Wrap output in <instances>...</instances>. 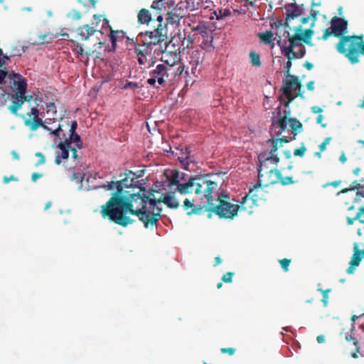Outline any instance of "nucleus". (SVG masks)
<instances>
[{
  "mask_svg": "<svg viewBox=\"0 0 364 364\" xmlns=\"http://www.w3.org/2000/svg\"><path fill=\"white\" fill-rule=\"evenodd\" d=\"M153 193L146 195L144 190H141L137 194H132L130 198L124 196L121 198L111 197L101 207L100 214L103 218H107L110 221L126 227L133 223L134 220L127 215L129 212L136 215L143 223L145 228L153 230L159 220L162 211L161 208L156 207V198Z\"/></svg>",
  "mask_w": 364,
  "mask_h": 364,
  "instance_id": "f257e3e1",
  "label": "nucleus"
},
{
  "mask_svg": "<svg viewBox=\"0 0 364 364\" xmlns=\"http://www.w3.org/2000/svg\"><path fill=\"white\" fill-rule=\"evenodd\" d=\"M331 26L324 30L321 39L326 41L333 36L339 38L335 47L337 52L343 55L350 64L360 62V57L364 56V35H346L348 22L344 18L333 16Z\"/></svg>",
  "mask_w": 364,
  "mask_h": 364,
  "instance_id": "f03ea898",
  "label": "nucleus"
},
{
  "mask_svg": "<svg viewBox=\"0 0 364 364\" xmlns=\"http://www.w3.org/2000/svg\"><path fill=\"white\" fill-rule=\"evenodd\" d=\"M218 188V183L210 180L208 175H199L190 178L183 185H180L179 192L182 194L194 193L196 198L200 200V206L191 213L201 214L215 202L213 194Z\"/></svg>",
  "mask_w": 364,
  "mask_h": 364,
  "instance_id": "7ed1b4c3",
  "label": "nucleus"
},
{
  "mask_svg": "<svg viewBox=\"0 0 364 364\" xmlns=\"http://www.w3.org/2000/svg\"><path fill=\"white\" fill-rule=\"evenodd\" d=\"M296 181L292 176L283 177L282 173L277 168L269 169L267 171H258L257 183L250 188L249 193L242 198V205L248 200L254 204L260 199L259 193L262 191V187H268L280 183L282 186H287L294 183Z\"/></svg>",
  "mask_w": 364,
  "mask_h": 364,
  "instance_id": "20e7f679",
  "label": "nucleus"
},
{
  "mask_svg": "<svg viewBox=\"0 0 364 364\" xmlns=\"http://www.w3.org/2000/svg\"><path fill=\"white\" fill-rule=\"evenodd\" d=\"M230 197L228 195L225 193H220L217 195V198L215 199V202H213L205 210V212H209V217L211 213H214L220 218L232 219L237 215L239 208L240 207L246 209L244 205H239L237 204H232L229 202ZM245 205V203L243 204Z\"/></svg>",
  "mask_w": 364,
  "mask_h": 364,
  "instance_id": "39448f33",
  "label": "nucleus"
},
{
  "mask_svg": "<svg viewBox=\"0 0 364 364\" xmlns=\"http://www.w3.org/2000/svg\"><path fill=\"white\" fill-rule=\"evenodd\" d=\"M39 114L38 109L37 107H32L30 112H27L25 115L21 114V117L23 119L24 124L28 127L31 131H36L39 127H41L50 132L52 135L59 136L60 133L63 131V126L58 124L55 129H51L48 126H45L42 119L39 117Z\"/></svg>",
  "mask_w": 364,
  "mask_h": 364,
  "instance_id": "423d86ee",
  "label": "nucleus"
},
{
  "mask_svg": "<svg viewBox=\"0 0 364 364\" xmlns=\"http://www.w3.org/2000/svg\"><path fill=\"white\" fill-rule=\"evenodd\" d=\"M287 80L283 81V86L281 91L287 98V102L284 103V106H288L296 97H300L304 98V91H301V83L298 77L295 75L287 77Z\"/></svg>",
  "mask_w": 364,
  "mask_h": 364,
  "instance_id": "0eeeda50",
  "label": "nucleus"
},
{
  "mask_svg": "<svg viewBox=\"0 0 364 364\" xmlns=\"http://www.w3.org/2000/svg\"><path fill=\"white\" fill-rule=\"evenodd\" d=\"M164 61L168 64V66L164 64H159L154 69L150 71L149 77L147 80V83L149 85L159 87V86H156V82H158L159 85H164L169 79V71L171 69V66L174 64V62L169 64L167 60Z\"/></svg>",
  "mask_w": 364,
  "mask_h": 364,
  "instance_id": "6e6552de",
  "label": "nucleus"
},
{
  "mask_svg": "<svg viewBox=\"0 0 364 364\" xmlns=\"http://www.w3.org/2000/svg\"><path fill=\"white\" fill-rule=\"evenodd\" d=\"M132 173H133L132 171H129V173H121L119 175V177L121 178L119 181H112L110 182H107V184H103L100 186V187H102L105 190L109 191H112L115 188L116 191L112 194V197H117L118 198H121L124 196H123V188L131 187L133 185L134 178L129 177V175Z\"/></svg>",
  "mask_w": 364,
  "mask_h": 364,
  "instance_id": "1a4fd4ad",
  "label": "nucleus"
},
{
  "mask_svg": "<svg viewBox=\"0 0 364 364\" xmlns=\"http://www.w3.org/2000/svg\"><path fill=\"white\" fill-rule=\"evenodd\" d=\"M139 35L144 36V44L148 45L151 49L154 46H159V48H156L154 52L157 50L163 51L167 47L168 36L156 33L154 31H147L144 33H141Z\"/></svg>",
  "mask_w": 364,
  "mask_h": 364,
  "instance_id": "9d476101",
  "label": "nucleus"
},
{
  "mask_svg": "<svg viewBox=\"0 0 364 364\" xmlns=\"http://www.w3.org/2000/svg\"><path fill=\"white\" fill-rule=\"evenodd\" d=\"M204 52L202 50H192L189 52L188 56L187 57L188 60V65L187 66L186 73L189 75L190 73L196 77L200 74V67L203 59Z\"/></svg>",
  "mask_w": 364,
  "mask_h": 364,
  "instance_id": "9b49d317",
  "label": "nucleus"
},
{
  "mask_svg": "<svg viewBox=\"0 0 364 364\" xmlns=\"http://www.w3.org/2000/svg\"><path fill=\"white\" fill-rule=\"evenodd\" d=\"M259 165L258 171L277 168L280 159L278 156H270L267 151H263L258 155Z\"/></svg>",
  "mask_w": 364,
  "mask_h": 364,
  "instance_id": "f8f14e48",
  "label": "nucleus"
},
{
  "mask_svg": "<svg viewBox=\"0 0 364 364\" xmlns=\"http://www.w3.org/2000/svg\"><path fill=\"white\" fill-rule=\"evenodd\" d=\"M186 14L187 8L178 4L172 10L167 12L166 21L170 24H178Z\"/></svg>",
  "mask_w": 364,
  "mask_h": 364,
  "instance_id": "ddd939ff",
  "label": "nucleus"
},
{
  "mask_svg": "<svg viewBox=\"0 0 364 364\" xmlns=\"http://www.w3.org/2000/svg\"><path fill=\"white\" fill-rule=\"evenodd\" d=\"M353 252L349 262V267L346 269V272L349 274L354 272L355 268L359 266L362 259L364 257V250H360L357 243H354Z\"/></svg>",
  "mask_w": 364,
  "mask_h": 364,
  "instance_id": "4468645a",
  "label": "nucleus"
},
{
  "mask_svg": "<svg viewBox=\"0 0 364 364\" xmlns=\"http://www.w3.org/2000/svg\"><path fill=\"white\" fill-rule=\"evenodd\" d=\"M32 98V95H26V93H23V95H19L15 100H12L11 105L9 106L8 109L12 114L17 115L18 110L21 108L23 104L25 102H31Z\"/></svg>",
  "mask_w": 364,
  "mask_h": 364,
  "instance_id": "2eb2a0df",
  "label": "nucleus"
},
{
  "mask_svg": "<svg viewBox=\"0 0 364 364\" xmlns=\"http://www.w3.org/2000/svg\"><path fill=\"white\" fill-rule=\"evenodd\" d=\"M77 38L79 41H87L95 33L97 32V28L90 26L89 24H85L77 28ZM99 32H100L99 31Z\"/></svg>",
  "mask_w": 364,
  "mask_h": 364,
  "instance_id": "dca6fc26",
  "label": "nucleus"
},
{
  "mask_svg": "<svg viewBox=\"0 0 364 364\" xmlns=\"http://www.w3.org/2000/svg\"><path fill=\"white\" fill-rule=\"evenodd\" d=\"M160 203H164L168 208H177L179 205L178 202L175 199V198L173 196L171 195H166L164 196H161L159 199H156L155 210H156V208H159L158 206V204Z\"/></svg>",
  "mask_w": 364,
  "mask_h": 364,
  "instance_id": "f3484780",
  "label": "nucleus"
},
{
  "mask_svg": "<svg viewBox=\"0 0 364 364\" xmlns=\"http://www.w3.org/2000/svg\"><path fill=\"white\" fill-rule=\"evenodd\" d=\"M14 87L16 90V92L14 95H10V98L9 100L12 101V100H15L16 97H18L19 95H23V93H26L27 83L24 79L15 81Z\"/></svg>",
  "mask_w": 364,
  "mask_h": 364,
  "instance_id": "a211bd4d",
  "label": "nucleus"
},
{
  "mask_svg": "<svg viewBox=\"0 0 364 364\" xmlns=\"http://www.w3.org/2000/svg\"><path fill=\"white\" fill-rule=\"evenodd\" d=\"M57 148L60 150V153H57L55 159V164L56 165H60L62 163L63 160H67L69 157V151L70 149L65 147L63 144H58L57 145Z\"/></svg>",
  "mask_w": 364,
  "mask_h": 364,
  "instance_id": "6ab92c4d",
  "label": "nucleus"
},
{
  "mask_svg": "<svg viewBox=\"0 0 364 364\" xmlns=\"http://www.w3.org/2000/svg\"><path fill=\"white\" fill-rule=\"evenodd\" d=\"M287 38L289 42V45L287 46L289 48L294 49L296 47H301L303 46V39L297 31L294 35H290L289 33H287Z\"/></svg>",
  "mask_w": 364,
  "mask_h": 364,
  "instance_id": "aec40b11",
  "label": "nucleus"
},
{
  "mask_svg": "<svg viewBox=\"0 0 364 364\" xmlns=\"http://www.w3.org/2000/svg\"><path fill=\"white\" fill-rule=\"evenodd\" d=\"M287 16L286 20L293 19L301 15V9L296 4H289L286 6Z\"/></svg>",
  "mask_w": 364,
  "mask_h": 364,
  "instance_id": "412c9836",
  "label": "nucleus"
},
{
  "mask_svg": "<svg viewBox=\"0 0 364 364\" xmlns=\"http://www.w3.org/2000/svg\"><path fill=\"white\" fill-rule=\"evenodd\" d=\"M156 21H158V25L156 28L154 30L156 33H159L160 35H164V36H167L168 34V24H170L166 21L164 23V18L161 15L157 16Z\"/></svg>",
  "mask_w": 364,
  "mask_h": 364,
  "instance_id": "4be33fe9",
  "label": "nucleus"
},
{
  "mask_svg": "<svg viewBox=\"0 0 364 364\" xmlns=\"http://www.w3.org/2000/svg\"><path fill=\"white\" fill-rule=\"evenodd\" d=\"M295 31L299 32V35L303 39L304 43L307 45H311V38L314 33L313 30L311 28L306 29L304 31H303V28L301 26H299L296 28Z\"/></svg>",
  "mask_w": 364,
  "mask_h": 364,
  "instance_id": "5701e85b",
  "label": "nucleus"
},
{
  "mask_svg": "<svg viewBox=\"0 0 364 364\" xmlns=\"http://www.w3.org/2000/svg\"><path fill=\"white\" fill-rule=\"evenodd\" d=\"M152 49L148 45L144 44V41L143 40V44H135L134 45V53L138 55H141L142 57H146V55H149L151 54Z\"/></svg>",
  "mask_w": 364,
  "mask_h": 364,
  "instance_id": "b1692460",
  "label": "nucleus"
},
{
  "mask_svg": "<svg viewBox=\"0 0 364 364\" xmlns=\"http://www.w3.org/2000/svg\"><path fill=\"white\" fill-rule=\"evenodd\" d=\"M138 21L141 24H149L151 21V14L146 9H141L137 15Z\"/></svg>",
  "mask_w": 364,
  "mask_h": 364,
  "instance_id": "393cba45",
  "label": "nucleus"
},
{
  "mask_svg": "<svg viewBox=\"0 0 364 364\" xmlns=\"http://www.w3.org/2000/svg\"><path fill=\"white\" fill-rule=\"evenodd\" d=\"M291 122V129L293 134V139H296V136L299 132H301L302 129V124L296 119H289Z\"/></svg>",
  "mask_w": 364,
  "mask_h": 364,
  "instance_id": "a878e982",
  "label": "nucleus"
},
{
  "mask_svg": "<svg viewBox=\"0 0 364 364\" xmlns=\"http://www.w3.org/2000/svg\"><path fill=\"white\" fill-rule=\"evenodd\" d=\"M281 51L287 58L288 60L292 61L299 58L298 53L294 51L293 48L283 46L281 47Z\"/></svg>",
  "mask_w": 364,
  "mask_h": 364,
  "instance_id": "bb28decb",
  "label": "nucleus"
},
{
  "mask_svg": "<svg viewBox=\"0 0 364 364\" xmlns=\"http://www.w3.org/2000/svg\"><path fill=\"white\" fill-rule=\"evenodd\" d=\"M196 200L197 199L196 198L193 201H191L188 199H186L183 201V207L184 210H187L188 215H192V214L196 215L195 213H191L192 210H194V209H196L200 206V203L199 204L194 203V201Z\"/></svg>",
  "mask_w": 364,
  "mask_h": 364,
  "instance_id": "cd10ccee",
  "label": "nucleus"
},
{
  "mask_svg": "<svg viewBox=\"0 0 364 364\" xmlns=\"http://www.w3.org/2000/svg\"><path fill=\"white\" fill-rule=\"evenodd\" d=\"M363 198H364V192L358 191L357 192L356 196L353 200L355 204H358L359 201H360ZM358 211L357 213H360V218L364 220V205H360L358 207Z\"/></svg>",
  "mask_w": 364,
  "mask_h": 364,
  "instance_id": "c85d7f7f",
  "label": "nucleus"
},
{
  "mask_svg": "<svg viewBox=\"0 0 364 364\" xmlns=\"http://www.w3.org/2000/svg\"><path fill=\"white\" fill-rule=\"evenodd\" d=\"M117 35H120L122 39L125 38V33L123 31H113L111 29L109 37L114 49L116 48V43L117 41Z\"/></svg>",
  "mask_w": 364,
  "mask_h": 364,
  "instance_id": "c756f323",
  "label": "nucleus"
},
{
  "mask_svg": "<svg viewBox=\"0 0 364 364\" xmlns=\"http://www.w3.org/2000/svg\"><path fill=\"white\" fill-rule=\"evenodd\" d=\"M267 143L271 144V149L269 151H267V154L270 156H277L276 153L279 149V139H269L267 141Z\"/></svg>",
  "mask_w": 364,
  "mask_h": 364,
  "instance_id": "7c9ffc66",
  "label": "nucleus"
},
{
  "mask_svg": "<svg viewBox=\"0 0 364 364\" xmlns=\"http://www.w3.org/2000/svg\"><path fill=\"white\" fill-rule=\"evenodd\" d=\"M9 98L10 94L8 93L6 90L0 87V107L4 106Z\"/></svg>",
  "mask_w": 364,
  "mask_h": 364,
  "instance_id": "2f4dec72",
  "label": "nucleus"
},
{
  "mask_svg": "<svg viewBox=\"0 0 364 364\" xmlns=\"http://www.w3.org/2000/svg\"><path fill=\"white\" fill-rule=\"evenodd\" d=\"M48 36V34H46V33L38 34L37 36V39L35 40V41L33 43V44L40 45V44L48 43L49 41L53 39V38L50 36V37H49V40H47Z\"/></svg>",
  "mask_w": 364,
  "mask_h": 364,
  "instance_id": "473e14b6",
  "label": "nucleus"
},
{
  "mask_svg": "<svg viewBox=\"0 0 364 364\" xmlns=\"http://www.w3.org/2000/svg\"><path fill=\"white\" fill-rule=\"evenodd\" d=\"M250 62L254 66L259 67L261 65L260 56L255 51L250 53Z\"/></svg>",
  "mask_w": 364,
  "mask_h": 364,
  "instance_id": "72a5a7b5",
  "label": "nucleus"
},
{
  "mask_svg": "<svg viewBox=\"0 0 364 364\" xmlns=\"http://www.w3.org/2000/svg\"><path fill=\"white\" fill-rule=\"evenodd\" d=\"M259 37L265 43H270L273 38V33L272 31H266L264 33H259Z\"/></svg>",
  "mask_w": 364,
  "mask_h": 364,
  "instance_id": "f704fd0d",
  "label": "nucleus"
},
{
  "mask_svg": "<svg viewBox=\"0 0 364 364\" xmlns=\"http://www.w3.org/2000/svg\"><path fill=\"white\" fill-rule=\"evenodd\" d=\"M76 51L77 53L80 55H87V58H89L92 54L94 53V51L90 48H87V50H85L82 46L77 45L76 46Z\"/></svg>",
  "mask_w": 364,
  "mask_h": 364,
  "instance_id": "c9c22d12",
  "label": "nucleus"
},
{
  "mask_svg": "<svg viewBox=\"0 0 364 364\" xmlns=\"http://www.w3.org/2000/svg\"><path fill=\"white\" fill-rule=\"evenodd\" d=\"M289 122V119H287L286 116H283L279 119V121L277 122V125L280 129L279 134H281L287 128V124Z\"/></svg>",
  "mask_w": 364,
  "mask_h": 364,
  "instance_id": "e433bc0d",
  "label": "nucleus"
},
{
  "mask_svg": "<svg viewBox=\"0 0 364 364\" xmlns=\"http://www.w3.org/2000/svg\"><path fill=\"white\" fill-rule=\"evenodd\" d=\"M72 137L73 143H75L76 147L81 149L82 146V141L80 135L77 133L70 134Z\"/></svg>",
  "mask_w": 364,
  "mask_h": 364,
  "instance_id": "4c0bfd02",
  "label": "nucleus"
},
{
  "mask_svg": "<svg viewBox=\"0 0 364 364\" xmlns=\"http://www.w3.org/2000/svg\"><path fill=\"white\" fill-rule=\"evenodd\" d=\"M306 151V148L304 144L302 142L301 144V146L299 148L294 149V155L295 156L303 157L305 154Z\"/></svg>",
  "mask_w": 364,
  "mask_h": 364,
  "instance_id": "58836bf2",
  "label": "nucleus"
},
{
  "mask_svg": "<svg viewBox=\"0 0 364 364\" xmlns=\"http://www.w3.org/2000/svg\"><path fill=\"white\" fill-rule=\"evenodd\" d=\"M46 112L48 114L51 113L53 117L56 115L57 109L54 102H49L46 105Z\"/></svg>",
  "mask_w": 364,
  "mask_h": 364,
  "instance_id": "ea45409f",
  "label": "nucleus"
},
{
  "mask_svg": "<svg viewBox=\"0 0 364 364\" xmlns=\"http://www.w3.org/2000/svg\"><path fill=\"white\" fill-rule=\"evenodd\" d=\"M68 16L74 21L80 20L82 17L81 13L79 11L73 9L69 12Z\"/></svg>",
  "mask_w": 364,
  "mask_h": 364,
  "instance_id": "a19ab883",
  "label": "nucleus"
},
{
  "mask_svg": "<svg viewBox=\"0 0 364 364\" xmlns=\"http://www.w3.org/2000/svg\"><path fill=\"white\" fill-rule=\"evenodd\" d=\"M215 14L216 15V18L218 20H219V19H222L223 18H224L225 16H230L231 12L229 9H225L224 10L220 9L218 11V14L216 12H215Z\"/></svg>",
  "mask_w": 364,
  "mask_h": 364,
  "instance_id": "79ce46f5",
  "label": "nucleus"
},
{
  "mask_svg": "<svg viewBox=\"0 0 364 364\" xmlns=\"http://www.w3.org/2000/svg\"><path fill=\"white\" fill-rule=\"evenodd\" d=\"M347 224L348 225H353L354 221L358 220L360 223L364 224V220L360 218V213H356L353 218H347Z\"/></svg>",
  "mask_w": 364,
  "mask_h": 364,
  "instance_id": "37998d69",
  "label": "nucleus"
},
{
  "mask_svg": "<svg viewBox=\"0 0 364 364\" xmlns=\"http://www.w3.org/2000/svg\"><path fill=\"white\" fill-rule=\"evenodd\" d=\"M178 174H174L170 179V185L176 186L177 190L179 191L180 185H183L184 183H181L178 180Z\"/></svg>",
  "mask_w": 364,
  "mask_h": 364,
  "instance_id": "c03bdc74",
  "label": "nucleus"
},
{
  "mask_svg": "<svg viewBox=\"0 0 364 364\" xmlns=\"http://www.w3.org/2000/svg\"><path fill=\"white\" fill-rule=\"evenodd\" d=\"M279 262L284 272H287L289 270V266L291 263V259L284 258L282 259H279Z\"/></svg>",
  "mask_w": 364,
  "mask_h": 364,
  "instance_id": "a18cd8bd",
  "label": "nucleus"
},
{
  "mask_svg": "<svg viewBox=\"0 0 364 364\" xmlns=\"http://www.w3.org/2000/svg\"><path fill=\"white\" fill-rule=\"evenodd\" d=\"M25 50L23 48L13 46L11 49V56H21Z\"/></svg>",
  "mask_w": 364,
  "mask_h": 364,
  "instance_id": "49530a36",
  "label": "nucleus"
},
{
  "mask_svg": "<svg viewBox=\"0 0 364 364\" xmlns=\"http://www.w3.org/2000/svg\"><path fill=\"white\" fill-rule=\"evenodd\" d=\"M318 290L321 291L323 294V298L321 299V301L323 302V306H326L328 304V293L331 291V289H328L326 290H323V289H318Z\"/></svg>",
  "mask_w": 364,
  "mask_h": 364,
  "instance_id": "de8ad7c7",
  "label": "nucleus"
},
{
  "mask_svg": "<svg viewBox=\"0 0 364 364\" xmlns=\"http://www.w3.org/2000/svg\"><path fill=\"white\" fill-rule=\"evenodd\" d=\"M346 341H352L353 343V345L355 346V347H356V351H359L360 350V346H359V343H358V340L354 338L352 335L350 334H346Z\"/></svg>",
  "mask_w": 364,
  "mask_h": 364,
  "instance_id": "09e8293b",
  "label": "nucleus"
},
{
  "mask_svg": "<svg viewBox=\"0 0 364 364\" xmlns=\"http://www.w3.org/2000/svg\"><path fill=\"white\" fill-rule=\"evenodd\" d=\"M234 272H227L226 274H225L223 277H222V280L223 282H225V283H230L232 282V277L234 275Z\"/></svg>",
  "mask_w": 364,
  "mask_h": 364,
  "instance_id": "8fccbe9b",
  "label": "nucleus"
},
{
  "mask_svg": "<svg viewBox=\"0 0 364 364\" xmlns=\"http://www.w3.org/2000/svg\"><path fill=\"white\" fill-rule=\"evenodd\" d=\"M10 57L3 53L2 49L0 48V68H3L5 65L4 60H9Z\"/></svg>",
  "mask_w": 364,
  "mask_h": 364,
  "instance_id": "3c124183",
  "label": "nucleus"
},
{
  "mask_svg": "<svg viewBox=\"0 0 364 364\" xmlns=\"http://www.w3.org/2000/svg\"><path fill=\"white\" fill-rule=\"evenodd\" d=\"M35 155L36 157L38 158V161L36 164V166L45 164L46 158H45V156L41 152H37V153H36Z\"/></svg>",
  "mask_w": 364,
  "mask_h": 364,
  "instance_id": "603ef678",
  "label": "nucleus"
},
{
  "mask_svg": "<svg viewBox=\"0 0 364 364\" xmlns=\"http://www.w3.org/2000/svg\"><path fill=\"white\" fill-rule=\"evenodd\" d=\"M72 143H73L72 137L70 135L69 137L65 138V139L63 141L60 138V142L58 144H63L65 145V147L70 149L71 148L70 145Z\"/></svg>",
  "mask_w": 364,
  "mask_h": 364,
  "instance_id": "864d4df0",
  "label": "nucleus"
},
{
  "mask_svg": "<svg viewBox=\"0 0 364 364\" xmlns=\"http://www.w3.org/2000/svg\"><path fill=\"white\" fill-rule=\"evenodd\" d=\"M292 66V63L290 60H287V62L285 64L284 66V73L286 77L292 76V75H290V70Z\"/></svg>",
  "mask_w": 364,
  "mask_h": 364,
  "instance_id": "5fc2aeb1",
  "label": "nucleus"
},
{
  "mask_svg": "<svg viewBox=\"0 0 364 364\" xmlns=\"http://www.w3.org/2000/svg\"><path fill=\"white\" fill-rule=\"evenodd\" d=\"M236 349L232 347L230 348H222L220 349V352L223 354L228 353L229 355H232L235 354Z\"/></svg>",
  "mask_w": 364,
  "mask_h": 364,
  "instance_id": "6e6d98bb",
  "label": "nucleus"
},
{
  "mask_svg": "<svg viewBox=\"0 0 364 364\" xmlns=\"http://www.w3.org/2000/svg\"><path fill=\"white\" fill-rule=\"evenodd\" d=\"M331 137H326L323 141L319 145V149L321 151H323L326 149V146L330 143Z\"/></svg>",
  "mask_w": 364,
  "mask_h": 364,
  "instance_id": "4d7b16f0",
  "label": "nucleus"
},
{
  "mask_svg": "<svg viewBox=\"0 0 364 364\" xmlns=\"http://www.w3.org/2000/svg\"><path fill=\"white\" fill-rule=\"evenodd\" d=\"M165 0H154L152 3L151 8L155 9H161V6L164 5Z\"/></svg>",
  "mask_w": 364,
  "mask_h": 364,
  "instance_id": "13d9d810",
  "label": "nucleus"
},
{
  "mask_svg": "<svg viewBox=\"0 0 364 364\" xmlns=\"http://www.w3.org/2000/svg\"><path fill=\"white\" fill-rule=\"evenodd\" d=\"M139 87V85L137 82H129L124 85V89H132L135 90Z\"/></svg>",
  "mask_w": 364,
  "mask_h": 364,
  "instance_id": "bf43d9fd",
  "label": "nucleus"
},
{
  "mask_svg": "<svg viewBox=\"0 0 364 364\" xmlns=\"http://www.w3.org/2000/svg\"><path fill=\"white\" fill-rule=\"evenodd\" d=\"M353 184H354V186L352 188L353 190L357 189L360 190V191L364 192V184L362 185L360 183H358L357 181H355Z\"/></svg>",
  "mask_w": 364,
  "mask_h": 364,
  "instance_id": "052dcab7",
  "label": "nucleus"
},
{
  "mask_svg": "<svg viewBox=\"0 0 364 364\" xmlns=\"http://www.w3.org/2000/svg\"><path fill=\"white\" fill-rule=\"evenodd\" d=\"M77 127V122L76 120H73L72 122H71V124H70V134H73V133H76V129Z\"/></svg>",
  "mask_w": 364,
  "mask_h": 364,
  "instance_id": "680f3d73",
  "label": "nucleus"
},
{
  "mask_svg": "<svg viewBox=\"0 0 364 364\" xmlns=\"http://www.w3.org/2000/svg\"><path fill=\"white\" fill-rule=\"evenodd\" d=\"M323 116L322 114H319L316 118V123L321 124L323 128H325L327 124L326 123H323Z\"/></svg>",
  "mask_w": 364,
  "mask_h": 364,
  "instance_id": "e2e57ef3",
  "label": "nucleus"
},
{
  "mask_svg": "<svg viewBox=\"0 0 364 364\" xmlns=\"http://www.w3.org/2000/svg\"><path fill=\"white\" fill-rule=\"evenodd\" d=\"M17 180H18V178L14 177V176H13V175H11L10 177L4 176L3 178V182L4 183H8L11 181H17Z\"/></svg>",
  "mask_w": 364,
  "mask_h": 364,
  "instance_id": "0e129e2a",
  "label": "nucleus"
},
{
  "mask_svg": "<svg viewBox=\"0 0 364 364\" xmlns=\"http://www.w3.org/2000/svg\"><path fill=\"white\" fill-rule=\"evenodd\" d=\"M7 71L4 70H0V84H1L4 81L5 77L7 75Z\"/></svg>",
  "mask_w": 364,
  "mask_h": 364,
  "instance_id": "69168bd1",
  "label": "nucleus"
},
{
  "mask_svg": "<svg viewBox=\"0 0 364 364\" xmlns=\"http://www.w3.org/2000/svg\"><path fill=\"white\" fill-rule=\"evenodd\" d=\"M43 176V175L41 173H37V172H35V173H33L32 175H31V179L33 181H36L38 178H41Z\"/></svg>",
  "mask_w": 364,
  "mask_h": 364,
  "instance_id": "338daca9",
  "label": "nucleus"
},
{
  "mask_svg": "<svg viewBox=\"0 0 364 364\" xmlns=\"http://www.w3.org/2000/svg\"><path fill=\"white\" fill-rule=\"evenodd\" d=\"M298 53L299 58H303L305 55V54H306V48H305V47L304 46L300 47L299 53Z\"/></svg>",
  "mask_w": 364,
  "mask_h": 364,
  "instance_id": "774afa93",
  "label": "nucleus"
}]
</instances>
